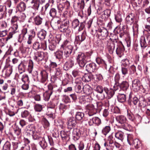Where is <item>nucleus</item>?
I'll use <instances>...</instances> for the list:
<instances>
[{
	"mask_svg": "<svg viewBox=\"0 0 150 150\" xmlns=\"http://www.w3.org/2000/svg\"><path fill=\"white\" fill-rule=\"evenodd\" d=\"M43 17L38 15L34 18V23L37 25H41L42 22Z\"/></svg>",
	"mask_w": 150,
	"mask_h": 150,
	"instance_id": "obj_22",
	"label": "nucleus"
},
{
	"mask_svg": "<svg viewBox=\"0 0 150 150\" xmlns=\"http://www.w3.org/2000/svg\"><path fill=\"white\" fill-rule=\"evenodd\" d=\"M115 119L116 121L122 125L125 123L127 120L126 117L124 115H119L116 116Z\"/></svg>",
	"mask_w": 150,
	"mask_h": 150,
	"instance_id": "obj_24",
	"label": "nucleus"
},
{
	"mask_svg": "<svg viewBox=\"0 0 150 150\" xmlns=\"http://www.w3.org/2000/svg\"><path fill=\"white\" fill-rule=\"evenodd\" d=\"M104 90L107 95L108 99L111 98L115 94V91L112 88L109 89L106 87H104Z\"/></svg>",
	"mask_w": 150,
	"mask_h": 150,
	"instance_id": "obj_15",
	"label": "nucleus"
},
{
	"mask_svg": "<svg viewBox=\"0 0 150 150\" xmlns=\"http://www.w3.org/2000/svg\"><path fill=\"white\" fill-rule=\"evenodd\" d=\"M93 78L92 74L91 73H88L85 74L82 79L83 81L85 82H88L90 81Z\"/></svg>",
	"mask_w": 150,
	"mask_h": 150,
	"instance_id": "obj_16",
	"label": "nucleus"
},
{
	"mask_svg": "<svg viewBox=\"0 0 150 150\" xmlns=\"http://www.w3.org/2000/svg\"><path fill=\"white\" fill-rule=\"evenodd\" d=\"M33 64L32 60H30L29 62V64L28 66V71L29 73H31L33 69Z\"/></svg>",
	"mask_w": 150,
	"mask_h": 150,
	"instance_id": "obj_46",
	"label": "nucleus"
},
{
	"mask_svg": "<svg viewBox=\"0 0 150 150\" xmlns=\"http://www.w3.org/2000/svg\"><path fill=\"white\" fill-rule=\"evenodd\" d=\"M59 21L57 20L52 21L51 24L54 30L59 29Z\"/></svg>",
	"mask_w": 150,
	"mask_h": 150,
	"instance_id": "obj_29",
	"label": "nucleus"
},
{
	"mask_svg": "<svg viewBox=\"0 0 150 150\" xmlns=\"http://www.w3.org/2000/svg\"><path fill=\"white\" fill-rule=\"evenodd\" d=\"M124 50L125 48L123 45L122 44H120L116 48V54L120 57L121 55L123 54Z\"/></svg>",
	"mask_w": 150,
	"mask_h": 150,
	"instance_id": "obj_23",
	"label": "nucleus"
},
{
	"mask_svg": "<svg viewBox=\"0 0 150 150\" xmlns=\"http://www.w3.org/2000/svg\"><path fill=\"white\" fill-rule=\"evenodd\" d=\"M37 131L35 126L33 125H29L27 127V132L30 135Z\"/></svg>",
	"mask_w": 150,
	"mask_h": 150,
	"instance_id": "obj_21",
	"label": "nucleus"
},
{
	"mask_svg": "<svg viewBox=\"0 0 150 150\" xmlns=\"http://www.w3.org/2000/svg\"><path fill=\"white\" fill-rule=\"evenodd\" d=\"M46 35V32L44 30L40 31L38 34V37L41 40L44 39Z\"/></svg>",
	"mask_w": 150,
	"mask_h": 150,
	"instance_id": "obj_34",
	"label": "nucleus"
},
{
	"mask_svg": "<svg viewBox=\"0 0 150 150\" xmlns=\"http://www.w3.org/2000/svg\"><path fill=\"white\" fill-rule=\"evenodd\" d=\"M25 4L23 2H21L18 4L16 7V9L20 12L24 11L26 9Z\"/></svg>",
	"mask_w": 150,
	"mask_h": 150,
	"instance_id": "obj_26",
	"label": "nucleus"
},
{
	"mask_svg": "<svg viewBox=\"0 0 150 150\" xmlns=\"http://www.w3.org/2000/svg\"><path fill=\"white\" fill-rule=\"evenodd\" d=\"M63 51L62 50H60L56 51L54 53V55L57 59H58L59 61L58 63H61L60 62H62L63 59Z\"/></svg>",
	"mask_w": 150,
	"mask_h": 150,
	"instance_id": "obj_18",
	"label": "nucleus"
},
{
	"mask_svg": "<svg viewBox=\"0 0 150 150\" xmlns=\"http://www.w3.org/2000/svg\"><path fill=\"white\" fill-rule=\"evenodd\" d=\"M21 80L24 83H29L30 81L28 75L26 74H23L21 78Z\"/></svg>",
	"mask_w": 150,
	"mask_h": 150,
	"instance_id": "obj_49",
	"label": "nucleus"
},
{
	"mask_svg": "<svg viewBox=\"0 0 150 150\" xmlns=\"http://www.w3.org/2000/svg\"><path fill=\"white\" fill-rule=\"evenodd\" d=\"M71 134L73 137V139L74 141L78 140L81 135L80 130L77 128L74 129Z\"/></svg>",
	"mask_w": 150,
	"mask_h": 150,
	"instance_id": "obj_10",
	"label": "nucleus"
},
{
	"mask_svg": "<svg viewBox=\"0 0 150 150\" xmlns=\"http://www.w3.org/2000/svg\"><path fill=\"white\" fill-rule=\"evenodd\" d=\"M121 127L122 128L129 131H131L132 129V127L126 122L121 125Z\"/></svg>",
	"mask_w": 150,
	"mask_h": 150,
	"instance_id": "obj_31",
	"label": "nucleus"
},
{
	"mask_svg": "<svg viewBox=\"0 0 150 150\" xmlns=\"http://www.w3.org/2000/svg\"><path fill=\"white\" fill-rule=\"evenodd\" d=\"M118 101L120 103H123L126 101V96L124 94H119L117 96Z\"/></svg>",
	"mask_w": 150,
	"mask_h": 150,
	"instance_id": "obj_33",
	"label": "nucleus"
},
{
	"mask_svg": "<svg viewBox=\"0 0 150 150\" xmlns=\"http://www.w3.org/2000/svg\"><path fill=\"white\" fill-rule=\"evenodd\" d=\"M69 44L70 42L68 40H65L61 45L60 49H63L64 47H67L68 45H70Z\"/></svg>",
	"mask_w": 150,
	"mask_h": 150,
	"instance_id": "obj_61",
	"label": "nucleus"
},
{
	"mask_svg": "<svg viewBox=\"0 0 150 150\" xmlns=\"http://www.w3.org/2000/svg\"><path fill=\"white\" fill-rule=\"evenodd\" d=\"M42 45L43 44L38 42H35L33 44V47L34 49L36 51L41 48Z\"/></svg>",
	"mask_w": 150,
	"mask_h": 150,
	"instance_id": "obj_36",
	"label": "nucleus"
},
{
	"mask_svg": "<svg viewBox=\"0 0 150 150\" xmlns=\"http://www.w3.org/2000/svg\"><path fill=\"white\" fill-rule=\"evenodd\" d=\"M122 64L123 66V67H125V68L129 67L130 65L129 61L127 59H124L122 60Z\"/></svg>",
	"mask_w": 150,
	"mask_h": 150,
	"instance_id": "obj_51",
	"label": "nucleus"
},
{
	"mask_svg": "<svg viewBox=\"0 0 150 150\" xmlns=\"http://www.w3.org/2000/svg\"><path fill=\"white\" fill-rule=\"evenodd\" d=\"M78 6L81 10L83 9L85 6V3L83 0H81L77 3Z\"/></svg>",
	"mask_w": 150,
	"mask_h": 150,
	"instance_id": "obj_56",
	"label": "nucleus"
},
{
	"mask_svg": "<svg viewBox=\"0 0 150 150\" xmlns=\"http://www.w3.org/2000/svg\"><path fill=\"white\" fill-rule=\"evenodd\" d=\"M57 13V10L54 8H51L49 12L50 16L52 18H54L56 16Z\"/></svg>",
	"mask_w": 150,
	"mask_h": 150,
	"instance_id": "obj_38",
	"label": "nucleus"
},
{
	"mask_svg": "<svg viewBox=\"0 0 150 150\" xmlns=\"http://www.w3.org/2000/svg\"><path fill=\"white\" fill-rule=\"evenodd\" d=\"M82 89L84 93L86 95H89L91 93V88L88 85H86L84 86L83 87Z\"/></svg>",
	"mask_w": 150,
	"mask_h": 150,
	"instance_id": "obj_28",
	"label": "nucleus"
},
{
	"mask_svg": "<svg viewBox=\"0 0 150 150\" xmlns=\"http://www.w3.org/2000/svg\"><path fill=\"white\" fill-rule=\"evenodd\" d=\"M115 137L118 139L122 141L124 138V134L122 132L119 131L115 134Z\"/></svg>",
	"mask_w": 150,
	"mask_h": 150,
	"instance_id": "obj_32",
	"label": "nucleus"
},
{
	"mask_svg": "<svg viewBox=\"0 0 150 150\" xmlns=\"http://www.w3.org/2000/svg\"><path fill=\"white\" fill-rule=\"evenodd\" d=\"M76 120L74 117H70L68 118L67 125V128L69 129H71L77 124Z\"/></svg>",
	"mask_w": 150,
	"mask_h": 150,
	"instance_id": "obj_5",
	"label": "nucleus"
},
{
	"mask_svg": "<svg viewBox=\"0 0 150 150\" xmlns=\"http://www.w3.org/2000/svg\"><path fill=\"white\" fill-rule=\"evenodd\" d=\"M18 20V17L14 16L12 17L11 20V23L12 25V28L15 32H18V25L17 22Z\"/></svg>",
	"mask_w": 150,
	"mask_h": 150,
	"instance_id": "obj_8",
	"label": "nucleus"
},
{
	"mask_svg": "<svg viewBox=\"0 0 150 150\" xmlns=\"http://www.w3.org/2000/svg\"><path fill=\"white\" fill-rule=\"evenodd\" d=\"M40 141L39 144L41 147L43 149H46L48 146V144L46 142V139L44 137H42L39 140Z\"/></svg>",
	"mask_w": 150,
	"mask_h": 150,
	"instance_id": "obj_19",
	"label": "nucleus"
},
{
	"mask_svg": "<svg viewBox=\"0 0 150 150\" xmlns=\"http://www.w3.org/2000/svg\"><path fill=\"white\" fill-rule=\"evenodd\" d=\"M43 105H42L39 104H37L34 105V109L36 111L40 112L42 111L43 109Z\"/></svg>",
	"mask_w": 150,
	"mask_h": 150,
	"instance_id": "obj_39",
	"label": "nucleus"
},
{
	"mask_svg": "<svg viewBox=\"0 0 150 150\" xmlns=\"http://www.w3.org/2000/svg\"><path fill=\"white\" fill-rule=\"evenodd\" d=\"M84 114L81 112H77L75 114V118L77 120H81L84 117Z\"/></svg>",
	"mask_w": 150,
	"mask_h": 150,
	"instance_id": "obj_35",
	"label": "nucleus"
},
{
	"mask_svg": "<svg viewBox=\"0 0 150 150\" xmlns=\"http://www.w3.org/2000/svg\"><path fill=\"white\" fill-rule=\"evenodd\" d=\"M113 45V43L108 42L107 43V48L108 50L110 53L112 52L113 50L115 48V46Z\"/></svg>",
	"mask_w": 150,
	"mask_h": 150,
	"instance_id": "obj_44",
	"label": "nucleus"
},
{
	"mask_svg": "<svg viewBox=\"0 0 150 150\" xmlns=\"http://www.w3.org/2000/svg\"><path fill=\"white\" fill-rule=\"evenodd\" d=\"M96 104L97 108H95L93 104H89L88 105L86 106L88 115L89 116H92L96 114L97 112V110H100L101 109L102 105V103L101 102H97Z\"/></svg>",
	"mask_w": 150,
	"mask_h": 150,
	"instance_id": "obj_1",
	"label": "nucleus"
},
{
	"mask_svg": "<svg viewBox=\"0 0 150 150\" xmlns=\"http://www.w3.org/2000/svg\"><path fill=\"white\" fill-rule=\"evenodd\" d=\"M96 62L99 64H103L105 66H107V64H110L111 62L110 60H108V62L104 61L100 57H97L96 59Z\"/></svg>",
	"mask_w": 150,
	"mask_h": 150,
	"instance_id": "obj_25",
	"label": "nucleus"
},
{
	"mask_svg": "<svg viewBox=\"0 0 150 150\" xmlns=\"http://www.w3.org/2000/svg\"><path fill=\"white\" fill-rule=\"evenodd\" d=\"M30 113L27 110H24L22 111L21 113V117L22 118H26L30 115Z\"/></svg>",
	"mask_w": 150,
	"mask_h": 150,
	"instance_id": "obj_52",
	"label": "nucleus"
},
{
	"mask_svg": "<svg viewBox=\"0 0 150 150\" xmlns=\"http://www.w3.org/2000/svg\"><path fill=\"white\" fill-rule=\"evenodd\" d=\"M111 128L109 126H107L103 128L102 131L103 134L106 135L110 131Z\"/></svg>",
	"mask_w": 150,
	"mask_h": 150,
	"instance_id": "obj_42",
	"label": "nucleus"
},
{
	"mask_svg": "<svg viewBox=\"0 0 150 150\" xmlns=\"http://www.w3.org/2000/svg\"><path fill=\"white\" fill-rule=\"evenodd\" d=\"M136 72V67L134 65L130 66L129 68V74L132 75L134 74Z\"/></svg>",
	"mask_w": 150,
	"mask_h": 150,
	"instance_id": "obj_54",
	"label": "nucleus"
},
{
	"mask_svg": "<svg viewBox=\"0 0 150 150\" xmlns=\"http://www.w3.org/2000/svg\"><path fill=\"white\" fill-rule=\"evenodd\" d=\"M79 22L78 19H75L73 21L72 23V26L73 28L75 29L79 26Z\"/></svg>",
	"mask_w": 150,
	"mask_h": 150,
	"instance_id": "obj_47",
	"label": "nucleus"
},
{
	"mask_svg": "<svg viewBox=\"0 0 150 150\" xmlns=\"http://www.w3.org/2000/svg\"><path fill=\"white\" fill-rule=\"evenodd\" d=\"M132 144H133L136 148H138L140 146L141 143L138 139H135L133 141Z\"/></svg>",
	"mask_w": 150,
	"mask_h": 150,
	"instance_id": "obj_48",
	"label": "nucleus"
},
{
	"mask_svg": "<svg viewBox=\"0 0 150 150\" xmlns=\"http://www.w3.org/2000/svg\"><path fill=\"white\" fill-rule=\"evenodd\" d=\"M41 121L44 127L45 128H47L50 126V123L45 118L42 117L41 120Z\"/></svg>",
	"mask_w": 150,
	"mask_h": 150,
	"instance_id": "obj_41",
	"label": "nucleus"
},
{
	"mask_svg": "<svg viewBox=\"0 0 150 150\" xmlns=\"http://www.w3.org/2000/svg\"><path fill=\"white\" fill-rule=\"evenodd\" d=\"M40 74L41 77L40 82L42 83H45L48 79V73L47 71V70H43L41 71Z\"/></svg>",
	"mask_w": 150,
	"mask_h": 150,
	"instance_id": "obj_12",
	"label": "nucleus"
},
{
	"mask_svg": "<svg viewBox=\"0 0 150 150\" xmlns=\"http://www.w3.org/2000/svg\"><path fill=\"white\" fill-rule=\"evenodd\" d=\"M141 46L143 48H145L147 46V44L146 42L145 38L144 36L141 37L140 40Z\"/></svg>",
	"mask_w": 150,
	"mask_h": 150,
	"instance_id": "obj_37",
	"label": "nucleus"
},
{
	"mask_svg": "<svg viewBox=\"0 0 150 150\" xmlns=\"http://www.w3.org/2000/svg\"><path fill=\"white\" fill-rule=\"evenodd\" d=\"M134 15L131 13L128 15L126 18V21L127 24L131 25L133 24L134 21Z\"/></svg>",
	"mask_w": 150,
	"mask_h": 150,
	"instance_id": "obj_20",
	"label": "nucleus"
},
{
	"mask_svg": "<svg viewBox=\"0 0 150 150\" xmlns=\"http://www.w3.org/2000/svg\"><path fill=\"white\" fill-rule=\"evenodd\" d=\"M14 134L17 136H20L21 134V129L18 127H16L14 130Z\"/></svg>",
	"mask_w": 150,
	"mask_h": 150,
	"instance_id": "obj_58",
	"label": "nucleus"
},
{
	"mask_svg": "<svg viewBox=\"0 0 150 150\" xmlns=\"http://www.w3.org/2000/svg\"><path fill=\"white\" fill-rule=\"evenodd\" d=\"M86 34L85 32H83L82 33L81 35H79L76 37V39L78 38L79 40L81 42H82L84 41L86 38Z\"/></svg>",
	"mask_w": 150,
	"mask_h": 150,
	"instance_id": "obj_57",
	"label": "nucleus"
},
{
	"mask_svg": "<svg viewBox=\"0 0 150 150\" xmlns=\"http://www.w3.org/2000/svg\"><path fill=\"white\" fill-rule=\"evenodd\" d=\"M98 32L101 33L102 37L105 38L107 37L108 35V33L106 29L103 28L102 29H98Z\"/></svg>",
	"mask_w": 150,
	"mask_h": 150,
	"instance_id": "obj_30",
	"label": "nucleus"
},
{
	"mask_svg": "<svg viewBox=\"0 0 150 150\" xmlns=\"http://www.w3.org/2000/svg\"><path fill=\"white\" fill-rule=\"evenodd\" d=\"M20 49L22 53L26 54L28 52V48L23 46H21L20 47Z\"/></svg>",
	"mask_w": 150,
	"mask_h": 150,
	"instance_id": "obj_59",
	"label": "nucleus"
},
{
	"mask_svg": "<svg viewBox=\"0 0 150 150\" xmlns=\"http://www.w3.org/2000/svg\"><path fill=\"white\" fill-rule=\"evenodd\" d=\"M31 3L32 4H34L33 5L34 8L35 9L38 10L40 4V3L39 0H32Z\"/></svg>",
	"mask_w": 150,
	"mask_h": 150,
	"instance_id": "obj_43",
	"label": "nucleus"
},
{
	"mask_svg": "<svg viewBox=\"0 0 150 150\" xmlns=\"http://www.w3.org/2000/svg\"><path fill=\"white\" fill-rule=\"evenodd\" d=\"M11 144L10 143L7 141L3 146V150H10V149Z\"/></svg>",
	"mask_w": 150,
	"mask_h": 150,
	"instance_id": "obj_55",
	"label": "nucleus"
},
{
	"mask_svg": "<svg viewBox=\"0 0 150 150\" xmlns=\"http://www.w3.org/2000/svg\"><path fill=\"white\" fill-rule=\"evenodd\" d=\"M88 123L89 125L91 126L93 125L94 124L98 126L100 124L101 121L98 117H95L90 119Z\"/></svg>",
	"mask_w": 150,
	"mask_h": 150,
	"instance_id": "obj_11",
	"label": "nucleus"
},
{
	"mask_svg": "<svg viewBox=\"0 0 150 150\" xmlns=\"http://www.w3.org/2000/svg\"><path fill=\"white\" fill-rule=\"evenodd\" d=\"M115 19L117 22H120L122 21V18L121 14L119 13L117 14L115 16Z\"/></svg>",
	"mask_w": 150,
	"mask_h": 150,
	"instance_id": "obj_64",
	"label": "nucleus"
},
{
	"mask_svg": "<svg viewBox=\"0 0 150 150\" xmlns=\"http://www.w3.org/2000/svg\"><path fill=\"white\" fill-rule=\"evenodd\" d=\"M69 22L68 20H64L59 28V30L61 32L65 33L67 34H70L71 30L69 28Z\"/></svg>",
	"mask_w": 150,
	"mask_h": 150,
	"instance_id": "obj_3",
	"label": "nucleus"
},
{
	"mask_svg": "<svg viewBox=\"0 0 150 150\" xmlns=\"http://www.w3.org/2000/svg\"><path fill=\"white\" fill-rule=\"evenodd\" d=\"M121 71L122 74L124 75L123 77L128 73V70L127 68L125 67H122Z\"/></svg>",
	"mask_w": 150,
	"mask_h": 150,
	"instance_id": "obj_63",
	"label": "nucleus"
},
{
	"mask_svg": "<svg viewBox=\"0 0 150 150\" xmlns=\"http://www.w3.org/2000/svg\"><path fill=\"white\" fill-rule=\"evenodd\" d=\"M57 7L59 12L61 13L65 8L63 3H59L57 4Z\"/></svg>",
	"mask_w": 150,
	"mask_h": 150,
	"instance_id": "obj_50",
	"label": "nucleus"
},
{
	"mask_svg": "<svg viewBox=\"0 0 150 150\" xmlns=\"http://www.w3.org/2000/svg\"><path fill=\"white\" fill-rule=\"evenodd\" d=\"M74 65V61L70 59L65 63L63 67L64 69L65 70H68L71 68Z\"/></svg>",
	"mask_w": 150,
	"mask_h": 150,
	"instance_id": "obj_17",
	"label": "nucleus"
},
{
	"mask_svg": "<svg viewBox=\"0 0 150 150\" xmlns=\"http://www.w3.org/2000/svg\"><path fill=\"white\" fill-rule=\"evenodd\" d=\"M78 150H83L84 149V144L82 142H80L78 144Z\"/></svg>",
	"mask_w": 150,
	"mask_h": 150,
	"instance_id": "obj_62",
	"label": "nucleus"
},
{
	"mask_svg": "<svg viewBox=\"0 0 150 150\" xmlns=\"http://www.w3.org/2000/svg\"><path fill=\"white\" fill-rule=\"evenodd\" d=\"M44 53L41 51H35L34 53L33 58L37 62H40L44 59Z\"/></svg>",
	"mask_w": 150,
	"mask_h": 150,
	"instance_id": "obj_4",
	"label": "nucleus"
},
{
	"mask_svg": "<svg viewBox=\"0 0 150 150\" xmlns=\"http://www.w3.org/2000/svg\"><path fill=\"white\" fill-rule=\"evenodd\" d=\"M114 139L112 134L109 135L108 137L107 140L104 143V146L106 149L109 150L111 149L110 146L114 143Z\"/></svg>",
	"mask_w": 150,
	"mask_h": 150,
	"instance_id": "obj_7",
	"label": "nucleus"
},
{
	"mask_svg": "<svg viewBox=\"0 0 150 150\" xmlns=\"http://www.w3.org/2000/svg\"><path fill=\"white\" fill-rule=\"evenodd\" d=\"M52 94L51 91L48 92L46 91L43 94L44 99L46 101H48L49 100L51 95Z\"/></svg>",
	"mask_w": 150,
	"mask_h": 150,
	"instance_id": "obj_40",
	"label": "nucleus"
},
{
	"mask_svg": "<svg viewBox=\"0 0 150 150\" xmlns=\"http://www.w3.org/2000/svg\"><path fill=\"white\" fill-rule=\"evenodd\" d=\"M13 71L12 67L9 66L7 67H5L3 70L2 72L4 73L6 77H9L12 74Z\"/></svg>",
	"mask_w": 150,
	"mask_h": 150,
	"instance_id": "obj_13",
	"label": "nucleus"
},
{
	"mask_svg": "<svg viewBox=\"0 0 150 150\" xmlns=\"http://www.w3.org/2000/svg\"><path fill=\"white\" fill-rule=\"evenodd\" d=\"M103 90L104 88H103V87L101 86H98L95 89V90L96 91L100 93H101L103 92Z\"/></svg>",
	"mask_w": 150,
	"mask_h": 150,
	"instance_id": "obj_60",
	"label": "nucleus"
},
{
	"mask_svg": "<svg viewBox=\"0 0 150 150\" xmlns=\"http://www.w3.org/2000/svg\"><path fill=\"white\" fill-rule=\"evenodd\" d=\"M129 86V83L127 81H122L120 84V88L124 91H126L128 88Z\"/></svg>",
	"mask_w": 150,
	"mask_h": 150,
	"instance_id": "obj_27",
	"label": "nucleus"
},
{
	"mask_svg": "<svg viewBox=\"0 0 150 150\" xmlns=\"http://www.w3.org/2000/svg\"><path fill=\"white\" fill-rule=\"evenodd\" d=\"M31 135H32L33 139L34 140H40L42 138L40 136L39 133L37 131H36Z\"/></svg>",
	"mask_w": 150,
	"mask_h": 150,
	"instance_id": "obj_45",
	"label": "nucleus"
},
{
	"mask_svg": "<svg viewBox=\"0 0 150 150\" xmlns=\"http://www.w3.org/2000/svg\"><path fill=\"white\" fill-rule=\"evenodd\" d=\"M96 69V65L94 63H91L87 64L86 66V70L89 72H93Z\"/></svg>",
	"mask_w": 150,
	"mask_h": 150,
	"instance_id": "obj_14",
	"label": "nucleus"
},
{
	"mask_svg": "<svg viewBox=\"0 0 150 150\" xmlns=\"http://www.w3.org/2000/svg\"><path fill=\"white\" fill-rule=\"evenodd\" d=\"M141 84L140 80L136 79L132 81V89L135 92H138L140 90Z\"/></svg>",
	"mask_w": 150,
	"mask_h": 150,
	"instance_id": "obj_6",
	"label": "nucleus"
},
{
	"mask_svg": "<svg viewBox=\"0 0 150 150\" xmlns=\"http://www.w3.org/2000/svg\"><path fill=\"white\" fill-rule=\"evenodd\" d=\"M90 58V57H87L85 54L82 53L80 52L77 57V62L79 66L81 68H83L87 61L88 58Z\"/></svg>",
	"mask_w": 150,
	"mask_h": 150,
	"instance_id": "obj_2",
	"label": "nucleus"
},
{
	"mask_svg": "<svg viewBox=\"0 0 150 150\" xmlns=\"http://www.w3.org/2000/svg\"><path fill=\"white\" fill-rule=\"evenodd\" d=\"M73 47L71 45H68L67 47L60 49V50L64 51V55L66 57H69L73 50Z\"/></svg>",
	"mask_w": 150,
	"mask_h": 150,
	"instance_id": "obj_9",
	"label": "nucleus"
},
{
	"mask_svg": "<svg viewBox=\"0 0 150 150\" xmlns=\"http://www.w3.org/2000/svg\"><path fill=\"white\" fill-rule=\"evenodd\" d=\"M72 75L74 77H78L81 75V73L79 71L74 70L72 71Z\"/></svg>",
	"mask_w": 150,
	"mask_h": 150,
	"instance_id": "obj_53",
	"label": "nucleus"
}]
</instances>
